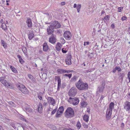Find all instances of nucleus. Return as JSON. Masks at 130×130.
Here are the masks:
<instances>
[{"label":"nucleus","mask_w":130,"mask_h":130,"mask_svg":"<svg viewBox=\"0 0 130 130\" xmlns=\"http://www.w3.org/2000/svg\"><path fill=\"white\" fill-rule=\"evenodd\" d=\"M63 130H72L70 128V129H68L67 128H65L63 129Z\"/></svg>","instance_id":"nucleus-58"},{"label":"nucleus","mask_w":130,"mask_h":130,"mask_svg":"<svg viewBox=\"0 0 130 130\" xmlns=\"http://www.w3.org/2000/svg\"><path fill=\"white\" fill-rule=\"evenodd\" d=\"M17 86L18 88L23 93L25 94H26L28 93L29 91L23 85L20 84L19 85H18Z\"/></svg>","instance_id":"nucleus-5"},{"label":"nucleus","mask_w":130,"mask_h":130,"mask_svg":"<svg viewBox=\"0 0 130 130\" xmlns=\"http://www.w3.org/2000/svg\"><path fill=\"white\" fill-rule=\"evenodd\" d=\"M61 85V80L58 82V88H60Z\"/></svg>","instance_id":"nucleus-39"},{"label":"nucleus","mask_w":130,"mask_h":130,"mask_svg":"<svg viewBox=\"0 0 130 130\" xmlns=\"http://www.w3.org/2000/svg\"><path fill=\"white\" fill-rule=\"evenodd\" d=\"M47 28H49L50 29H51V30H53L54 28V27H53V25L52 24L51 25L49 26Z\"/></svg>","instance_id":"nucleus-38"},{"label":"nucleus","mask_w":130,"mask_h":130,"mask_svg":"<svg viewBox=\"0 0 130 130\" xmlns=\"http://www.w3.org/2000/svg\"><path fill=\"white\" fill-rule=\"evenodd\" d=\"M111 26L112 27H113V28H114V25L113 24H112L111 25Z\"/></svg>","instance_id":"nucleus-62"},{"label":"nucleus","mask_w":130,"mask_h":130,"mask_svg":"<svg viewBox=\"0 0 130 130\" xmlns=\"http://www.w3.org/2000/svg\"><path fill=\"white\" fill-rule=\"evenodd\" d=\"M22 51L24 54H26L27 52V50L26 48L24 46H23L22 47Z\"/></svg>","instance_id":"nucleus-30"},{"label":"nucleus","mask_w":130,"mask_h":130,"mask_svg":"<svg viewBox=\"0 0 130 130\" xmlns=\"http://www.w3.org/2000/svg\"><path fill=\"white\" fill-rule=\"evenodd\" d=\"M76 6H77L76 4H75L74 5V6H73L74 8H76Z\"/></svg>","instance_id":"nucleus-59"},{"label":"nucleus","mask_w":130,"mask_h":130,"mask_svg":"<svg viewBox=\"0 0 130 130\" xmlns=\"http://www.w3.org/2000/svg\"><path fill=\"white\" fill-rule=\"evenodd\" d=\"M81 107L82 108L85 107H86L87 104L86 102L84 101H82L80 102Z\"/></svg>","instance_id":"nucleus-20"},{"label":"nucleus","mask_w":130,"mask_h":130,"mask_svg":"<svg viewBox=\"0 0 130 130\" xmlns=\"http://www.w3.org/2000/svg\"><path fill=\"white\" fill-rule=\"evenodd\" d=\"M66 4V3L64 2H61V5H65Z\"/></svg>","instance_id":"nucleus-50"},{"label":"nucleus","mask_w":130,"mask_h":130,"mask_svg":"<svg viewBox=\"0 0 130 130\" xmlns=\"http://www.w3.org/2000/svg\"><path fill=\"white\" fill-rule=\"evenodd\" d=\"M47 100L48 103L53 105L55 104V101L53 98L51 97H48L47 98Z\"/></svg>","instance_id":"nucleus-11"},{"label":"nucleus","mask_w":130,"mask_h":130,"mask_svg":"<svg viewBox=\"0 0 130 130\" xmlns=\"http://www.w3.org/2000/svg\"><path fill=\"white\" fill-rule=\"evenodd\" d=\"M61 45L59 42H58L56 45V48L58 51H60L61 50Z\"/></svg>","instance_id":"nucleus-16"},{"label":"nucleus","mask_w":130,"mask_h":130,"mask_svg":"<svg viewBox=\"0 0 130 130\" xmlns=\"http://www.w3.org/2000/svg\"><path fill=\"white\" fill-rule=\"evenodd\" d=\"M110 17L108 15H107L104 17V19L106 20H109Z\"/></svg>","instance_id":"nucleus-43"},{"label":"nucleus","mask_w":130,"mask_h":130,"mask_svg":"<svg viewBox=\"0 0 130 130\" xmlns=\"http://www.w3.org/2000/svg\"><path fill=\"white\" fill-rule=\"evenodd\" d=\"M116 70H117L116 69V67H115V68L113 70L112 72H113L115 73L116 72Z\"/></svg>","instance_id":"nucleus-51"},{"label":"nucleus","mask_w":130,"mask_h":130,"mask_svg":"<svg viewBox=\"0 0 130 130\" xmlns=\"http://www.w3.org/2000/svg\"><path fill=\"white\" fill-rule=\"evenodd\" d=\"M73 71L71 70H66V73H69L70 72H72Z\"/></svg>","instance_id":"nucleus-49"},{"label":"nucleus","mask_w":130,"mask_h":130,"mask_svg":"<svg viewBox=\"0 0 130 130\" xmlns=\"http://www.w3.org/2000/svg\"><path fill=\"white\" fill-rule=\"evenodd\" d=\"M114 104L113 102H111L108 107L107 108L106 111V119L107 120H109L111 118L112 111V109L114 108Z\"/></svg>","instance_id":"nucleus-2"},{"label":"nucleus","mask_w":130,"mask_h":130,"mask_svg":"<svg viewBox=\"0 0 130 130\" xmlns=\"http://www.w3.org/2000/svg\"><path fill=\"white\" fill-rule=\"evenodd\" d=\"M124 126V123H122L121 124V126L123 128Z\"/></svg>","instance_id":"nucleus-53"},{"label":"nucleus","mask_w":130,"mask_h":130,"mask_svg":"<svg viewBox=\"0 0 130 130\" xmlns=\"http://www.w3.org/2000/svg\"><path fill=\"white\" fill-rule=\"evenodd\" d=\"M38 109L39 112L41 113L43 109L42 105L41 103H39L38 107Z\"/></svg>","instance_id":"nucleus-18"},{"label":"nucleus","mask_w":130,"mask_h":130,"mask_svg":"<svg viewBox=\"0 0 130 130\" xmlns=\"http://www.w3.org/2000/svg\"><path fill=\"white\" fill-rule=\"evenodd\" d=\"M52 127H53V129H55L56 128V127L54 125H52Z\"/></svg>","instance_id":"nucleus-57"},{"label":"nucleus","mask_w":130,"mask_h":130,"mask_svg":"<svg viewBox=\"0 0 130 130\" xmlns=\"http://www.w3.org/2000/svg\"><path fill=\"white\" fill-rule=\"evenodd\" d=\"M64 38L66 40H70L72 37V34L71 32L68 31H66L63 34Z\"/></svg>","instance_id":"nucleus-8"},{"label":"nucleus","mask_w":130,"mask_h":130,"mask_svg":"<svg viewBox=\"0 0 130 130\" xmlns=\"http://www.w3.org/2000/svg\"><path fill=\"white\" fill-rule=\"evenodd\" d=\"M66 73V70L63 69L62 73Z\"/></svg>","instance_id":"nucleus-55"},{"label":"nucleus","mask_w":130,"mask_h":130,"mask_svg":"<svg viewBox=\"0 0 130 130\" xmlns=\"http://www.w3.org/2000/svg\"><path fill=\"white\" fill-rule=\"evenodd\" d=\"M38 97L40 100L42 99V97L40 96H38Z\"/></svg>","instance_id":"nucleus-54"},{"label":"nucleus","mask_w":130,"mask_h":130,"mask_svg":"<svg viewBox=\"0 0 130 130\" xmlns=\"http://www.w3.org/2000/svg\"><path fill=\"white\" fill-rule=\"evenodd\" d=\"M5 86L10 88H13L12 84L10 83H8L7 82Z\"/></svg>","instance_id":"nucleus-23"},{"label":"nucleus","mask_w":130,"mask_h":130,"mask_svg":"<svg viewBox=\"0 0 130 130\" xmlns=\"http://www.w3.org/2000/svg\"><path fill=\"white\" fill-rule=\"evenodd\" d=\"M72 56L70 54H68L66 56L65 59V62L67 65H70L72 64L71 59Z\"/></svg>","instance_id":"nucleus-9"},{"label":"nucleus","mask_w":130,"mask_h":130,"mask_svg":"<svg viewBox=\"0 0 130 130\" xmlns=\"http://www.w3.org/2000/svg\"><path fill=\"white\" fill-rule=\"evenodd\" d=\"M1 27L2 28L5 30L7 29L6 25L5 23H3L2 24Z\"/></svg>","instance_id":"nucleus-24"},{"label":"nucleus","mask_w":130,"mask_h":130,"mask_svg":"<svg viewBox=\"0 0 130 130\" xmlns=\"http://www.w3.org/2000/svg\"><path fill=\"white\" fill-rule=\"evenodd\" d=\"M61 42L62 44H64L65 42V41L64 39L63 38L61 39Z\"/></svg>","instance_id":"nucleus-44"},{"label":"nucleus","mask_w":130,"mask_h":130,"mask_svg":"<svg viewBox=\"0 0 130 130\" xmlns=\"http://www.w3.org/2000/svg\"><path fill=\"white\" fill-rule=\"evenodd\" d=\"M123 7H119L118 8V12H121L123 9Z\"/></svg>","instance_id":"nucleus-36"},{"label":"nucleus","mask_w":130,"mask_h":130,"mask_svg":"<svg viewBox=\"0 0 130 130\" xmlns=\"http://www.w3.org/2000/svg\"><path fill=\"white\" fill-rule=\"evenodd\" d=\"M49 29V28H47V34L48 35H50L52 34L53 32V30H51V29Z\"/></svg>","instance_id":"nucleus-27"},{"label":"nucleus","mask_w":130,"mask_h":130,"mask_svg":"<svg viewBox=\"0 0 130 130\" xmlns=\"http://www.w3.org/2000/svg\"><path fill=\"white\" fill-rule=\"evenodd\" d=\"M89 43L88 42H85L84 43V45L85 46L86 45H88Z\"/></svg>","instance_id":"nucleus-47"},{"label":"nucleus","mask_w":130,"mask_h":130,"mask_svg":"<svg viewBox=\"0 0 130 130\" xmlns=\"http://www.w3.org/2000/svg\"><path fill=\"white\" fill-rule=\"evenodd\" d=\"M68 51V50H67L66 48H62V52L63 53H66Z\"/></svg>","instance_id":"nucleus-37"},{"label":"nucleus","mask_w":130,"mask_h":130,"mask_svg":"<svg viewBox=\"0 0 130 130\" xmlns=\"http://www.w3.org/2000/svg\"><path fill=\"white\" fill-rule=\"evenodd\" d=\"M68 101L70 104H72L74 106L77 105L79 102L78 98L77 97L73 98L70 97L68 100Z\"/></svg>","instance_id":"nucleus-4"},{"label":"nucleus","mask_w":130,"mask_h":130,"mask_svg":"<svg viewBox=\"0 0 130 130\" xmlns=\"http://www.w3.org/2000/svg\"><path fill=\"white\" fill-rule=\"evenodd\" d=\"M104 97H103L102 96L101 97V99H102Z\"/></svg>","instance_id":"nucleus-64"},{"label":"nucleus","mask_w":130,"mask_h":130,"mask_svg":"<svg viewBox=\"0 0 130 130\" xmlns=\"http://www.w3.org/2000/svg\"><path fill=\"white\" fill-rule=\"evenodd\" d=\"M26 22L27 24V26L29 27H32V24L31 19L28 18H27Z\"/></svg>","instance_id":"nucleus-13"},{"label":"nucleus","mask_w":130,"mask_h":130,"mask_svg":"<svg viewBox=\"0 0 130 130\" xmlns=\"http://www.w3.org/2000/svg\"><path fill=\"white\" fill-rule=\"evenodd\" d=\"M127 19V18L126 16H123L121 18V20L122 21L126 20Z\"/></svg>","instance_id":"nucleus-46"},{"label":"nucleus","mask_w":130,"mask_h":130,"mask_svg":"<svg viewBox=\"0 0 130 130\" xmlns=\"http://www.w3.org/2000/svg\"><path fill=\"white\" fill-rule=\"evenodd\" d=\"M54 79L55 81H57L58 82L61 80L60 77L59 76H55Z\"/></svg>","instance_id":"nucleus-31"},{"label":"nucleus","mask_w":130,"mask_h":130,"mask_svg":"<svg viewBox=\"0 0 130 130\" xmlns=\"http://www.w3.org/2000/svg\"><path fill=\"white\" fill-rule=\"evenodd\" d=\"M9 104L11 107H15V105L14 103L11 101H10L9 102Z\"/></svg>","instance_id":"nucleus-28"},{"label":"nucleus","mask_w":130,"mask_h":130,"mask_svg":"<svg viewBox=\"0 0 130 130\" xmlns=\"http://www.w3.org/2000/svg\"><path fill=\"white\" fill-rule=\"evenodd\" d=\"M83 126L84 128H88V125H87V124L85 123H83Z\"/></svg>","instance_id":"nucleus-41"},{"label":"nucleus","mask_w":130,"mask_h":130,"mask_svg":"<svg viewBox=\"0 0 130 130\" xmlns=\"http://www.w3.org/2000/svg\"><path fill=\"white\" fill-rule=\"evenodd\" d=\"M10 68L13 73H18L17 70L14 67L11 66H10Z\"/></svg>","instance_id":"nucleus-22"},{"label":"nucleus","mask_w":130,"mask_h":130,"mask_svg":"<svg viewBox=\"0 0 130 130\" xmlns=\"http://www.w3.org/2000/svg\"><path fill=\"white\" fill-rule=\"evenodd\" d=\"M81 4H78L77 5V10L78 12H79V11H80V8L81 7Z\"/></svg>","instance_id":"nucleus-33"},{"label":"nucleus","mask_w":130,"mask_h":130,"mask_svg":"<svg viewBox=\"0 0 130 130\" xmlns=\"http://www.w3.org/2000/svg\"><path fill=\"white\" fill-rule=\"evenodd\" d=\"M104 13V11H102L101 12V14H103Z\"/></svg>","instance_id":"nucleus-63"},{"label":"nucleus","mask_w":130,"mask_h":130,"mask_svg":"<svg viewBox=\"0 0 130 130\" xmlns=\"http://www.w3.org/2000/svg\"><path fill=\"white\" fill-rule=\"evenodd\" d=\"M72 76V74H66L64 75V76H67L69 77V79H70L71 77Z\"/></svg>","instance_id":"nucleus-35"},{"label":"nucleus","mask_w":130,"mask_h":130,"mask_svg":"<svg viewBox=\"0 0 130 130\" xmlns=\"http://www.w3.org/2000/svg\"><path fill=\"white\" fill-rule=\"evenodd\" d=\"M43 50L44 51L46 52L48 49V47L46 43H44L43 45Z\"/></svg>","instance_id":"nucleus-14"},{"label":"nucleus","mask_w":130,"mask_h":130,"mask_svg":"<svg viewBox=\"0 0 130 130\" xmlns=\"http://www.w3.org/2000/svg\"><path fill=\"white\" fill-rule=\"evenodd\" d=\"M28 76L32 82H34L35 81V79L34 77L31 74H29L28 75Z\"/></svg>","instance_id":"nucleus-21"},{"label":"nucleus","mask_w":130,"mask_h":130,"mask_svg":"<svg viewBox=\"0 0 130 130\" xmlns=\"http://www.w3.org/2000/svg\"><path fill=\"white\" fill-rule=\"evenodd\" d=\"M123 106L124 109L126 111H129L130 110V102L126 101L124 102Z\"/></svg>","instance_id":"nucleus-10"},{"label":"nucleus","mask_w":130,"mask_h":130,"mask_svg":"<svg viewBox=\"0 0 130 130\" xmlns=\"http://www.w3.org/2000/svg\"><path fill=\"white\" fill-rule=\"evenodd\" d=\"M18 58L19 59V62L22 64H23L25 62L22 59L20 55H17Z\"/></svg>","instance_id":"nucleus-17"},{"label":"nucleus","mask_w":130,"mask_h":130,"mask_svg":"<svg viewBox=\"0 0 130 130\" xmlns=\"http://www.w3.org/2000/svg\"><path fill=\"white\" fill-rule=\"evenodd\" d=\"M76 87L79 90H87L88 88V85L86 83H84L81 80H79L75 84Z\"/></svg>","instance_id":"nucleus-1"},{"label":"nucleus","mask_w":130,"mask_h":130,"mask_svg":"<svg viewBox=\"0 0 130 130\" xmlns=\"http://www.w3.org/2000/svg\"><path fill=\"white\" fill-rule=\"evenodd\" d=\"M49 41L50 42L54 44L56 42V38L54 37H52L50 38Z\"/></svg>","instance_id":"nucleus-15"},{"label":"nucleus","mask_w":130,"mask_h":130,"mask_svg":"<svg viewBox=\"0 0 130 130\" xmlns=\"http://www.w3.org/2000/svg\"><path fill=\"white\" fill-rule=\"evenodd\" d=\"M3 22H4V20H3V19H2L0 21V22L1 23H2H2H3Z\"/></svg>","instance_id":"nucleus-56"},{"label":"nucleus","mask_w":130,"mask_h":130,"mask_svg":"<svg viewBox=\"0 0 130 130\" xmlns=\"http://www.w3.org/2000/svg\"><path fill=\"white\" fill-rule=\"evenodd\" d=\"M74 115V111L73 108L71 107H69L67 108L65 112V116L68 118L73 117Z\"/></svg>","instance_id":"nucleus-3"},{"label":"nucleus","mask_w":130,"mask_h":130,"mask_svg":"<svg viewBox=\"0 0 130 130\" xmlns=\"http://www.w3.org/2000/svg\"><path fill=\"white\" fill-rule=\"evenodd\" d=\"M63 69H58L57 70V72L59 74H62Z\"/></svg>","instance_id":"nucleus-34"},{"label":"nucleus","mask_w":130,"mask_h":130,"mask_svg":"<svg viewBox=\"0 0 130 130\" xmlns=\"http://www.w3.org/2000/svg\"><path fill=\"white\" fill-rule=\"evenodd\" d=\"M89 117L86 115H84L83 117L84 120L86 122H88L89 121Z\"/></svg>","instance_id":"nucleus-19"},{"label":"nucleus","mask_w":130,"mask_h":130,"mask_svg":"<svg viewBox=\"0 0 130 130\" xmlns=\"http://www.w3.org/2000/svg\"><path fill=\"white\" fill-rule=\"evenodd\" d=\"M1 82L2 83V84L4 85L5 86L7 83V81L5 80V79H2L1 80Z\"/></svg>","instance_id":"nucleus-32"},{"label":"nucleus","mask_w":130,"mask_h":130,"mask_svg":"<svg viewBox=\"0 0 130 130\" xmlns=\"http://www.w3.org/2000/svg\"><path fill=\"white\" fill-rule=\"evenodd\" d=\"M64 111V108L63 106H61L58 108L57 113L55 115V116L57 118L60 117L62 114L63 113Z\"/></svg>","instance_id":"nucleus-7"},{"label":"nucleus","mask_w":130,"mask_h":130,"mask_svg":"<svg viewBox=\"0 0 130 130\" xmlns=\"http://www.w3.org/2000/svg\"><path fill=\"white\" fill-rule=\"evenodd\" d=\"M76 126L78 129H79L81 127V125L80 122L79 121H78L77 122L76 125Z\"/></svg>","instance_id":"nucleus-29"},{"label":"nucleus","mask_w":130,"mask_h":130,"mask_svg":"<svg viewBox=\"0 0 130 130\" xmlns=\"http://www.w3.org/2000/svg\"><path fill=\"white\" fill-rule=\"evenodd\" d=\"M116 67L117 70L118 71L120 72L121 71V69L120 67Z\"/></svg>","instance_id":"nucleus-45"},{"label":"nucleus","mask_w":130,"mask_h":130,"mask_svg":"<svg viewBox=\"0 0 130 130\" xmlns=\"http://www.w3.org/2000/svg\"><path fill=\"white\" fill-rule=\"evenodd\" d=\"M52 24L54 29L59 28L61 27L60 24L57 21H54Z\"/></svg>","instance_id":"nucleus-12"},{"label":"nucleus","mask_w":130,"mask_h":130,"mask_svg":"<svg viewBox=\"0 0 130 130\" xmlns=\"http://www.w3.org/2000/svg\"><path fill=\"white\" fill-rule=\"evenodd\" d=\"M34 37V34L33 33H29L28 35V38L31 40Z\"/></svg>","instance_id":"nucleus-25"},{"label":"nucleus","mask_w":130,"mask_h":130,"mask_svg":"<svg viewBox=\"0 0 130 130\" xmlns=\"http://www.w3.org/2000/svg\"><path fill=\"white\" fill-rule=\"evenodd\" d=\"M77 90L74 87H72L68 92V95L69 96H74L77 94Z\"/></svg>","instance_id":"nucleus-6"},{"label":"nucleus","mask_w":130,"mask_h":130,"mask_svg":"<svg viewBox=\"0 0 130 130\" xmlns=\"http://www.w3.org/2000/svg\"><path fill=\"white\" fill-rule=\"evenodd\" d=\"M57 108H56L55 109H54L52 112L51 115H53L57 111Z\"/></svg>","instance_id":"nucleus-40"},{"label":"nucleus","mask_w":130,"mask_h":130,"mask_svg":"<svg viewBox=\"0 0 130 130\" xmlns=\"http://www.w3.org/2000/svg\"><path fill=\"white\" fill-rule=\"evenodd\" d=\"M128 97L129 98H130V92L129 93H128Z\"/></svg>","instance_id":"nucleus-61"},{"label":"nucleus","mask_w":130,"mask_h":130,"mask_svg":"<svg viewBox=\"0 0 130 130\" xmlns=\"http://www.w3.org/2000/svg\"><path fill=\"white\" fill-rule=\"evenodd\" d=\"M94 70V69H89L88 70V72H92Z\"/></svg>","instance_id":"nucleus-48"},{"label":"nucleus","mask_w":130,"mask_h":130,"mask_svg":"<svg viewBox=\"0 0 130 130\" xmlns=\"http://www.w3.org/2000/svg\"><path fill=\"white\" fill-rule=\"evenodd\" d=\"M127 75L129 82H130V72L129 71L128 72Z\"/></svg>","instance_id":"nucleus-42"},{"label":"nucleus","mask_w":130,"mask_h":130,"mask_svg":"<svg viewBox=\"0 0 130 130\" xmlns=\"http://www.w3.org/2000/svg\"><path fill=\"white\" fill-rule=\"evenodd\" d=\"M105 82H102V86H105Z\"/></svg>","instance_id":"nucleus-52"},{"label":"nucleus","mask_w":130,"mask_h":130,"mask_svg":"<svg viewBox=\"0 0 130 130\" xmlns=\"http://www.w3.org/2000/svg\"><path fill=\"white\" fill-rule=\"evenodd\" d=\"M0 130H4L2 126L0 125Z\"/></svg>","instance_id":"nucleus-60"},{"label":"nucleus","mask_w":130,"mask_h":130,"mask_svg":"<svg viewBox=\"0 0 130 130\" xmlns=\"http://www.w3.org/2000/svg\"><path fill=\"white\" fill-rule=\"evenodd\" d=\"M1 42L2 44L4 47L5 48H6L7 46L5 41L3 40H2L1 41Z\"/></svg>","instance_id":"nucleus-26"}]
</instances>
